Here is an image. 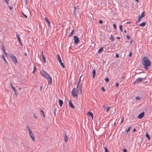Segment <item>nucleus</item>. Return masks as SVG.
<instances>
[{"instance_id": "11", "label": "nucleus", "mask_w": 152, "mask_h": 152, "mask_svg": "<svg viewBox=\"0 0 152 152\" xmlns=\"http://www.w3.org/2000/svg\"><path fill=\"white\" fill-rule=\"evenodd\" d=\"M144 112H143L141 113H140L138 116V118L139 119H141L142 118L144 115Z\"/></svg>"}, {"instance_id": "24", "label": "nucleus", "mask_w": 152, "mask_h": 152, "mask_svg": "<svg viewBox=\"0 0 152 152\" xmlns=\"http://www.w3.org/2000/svg\"><path fill=\"white\" fill-rule=\"evenodd\" d=\"M2 50H3V52L5 54V55L7 56L8 54L6 52V51H5V49L4 48V47H2Z\"/></svg>"}, {"instance_id": "4", "label": "nucleus", "mask_w": 152, "mask_h": 152, "mask_svg": "<svg viewBox=\"0 0 152 152\" xmlns=\"http://www.w3.org/2000/svg\"><path fill=\"white\" fill-rule=\"evenodd\" d=\"M75 88H73L72 91V95L73 97H77V94L76 92L75 91Z\"/></svg>"}, {"instance_id": "26", "label": "nucleus", "mask_w": 152, "mask_h": 152, "mask_svg": "<svg viewBox=\"0 0 152 152\" xmlns=\"http://www.w3.org/2000/svg\"><path fill=\"white\" fill-rule=\"evenodd\" d=\"M40 112H41V113H42V114L43 117L45 118V115L44 114V111L42 110H40Z\"/></svg>"}, {"instance_id": "40", "label": "nucleus", "mask_w": 152, "mask_h": 152, "mask_svg": "<svg viewBox=\"0 0 152 152\" xmlns=\"http://www.w3.org/2000/svg\"><path fill=\"white\" fill-rule=\"evenodd\" d=\"M119 57V56L118 54V53H116L115 57L116 58H118Z\"/></svg>"}, {"instance_id": "55", "label": "nucleus", "mask_w": 152, "mask_h": 152, "mask_svg": "<svg viewBox=\"0 0 152 152\" xmlns=\"http://www.w3.org/2000/svg\"><path fill=\"white\" fill-rule=\"evenodd\" d=\"M117 39H121V37H117Z\"/></svg>"}, {"instance_id": "56", "label": "nucleus", "mask_w": 152, "mask_h": 152, "mask_svg": "<svg viewBox=\"0 0 152 152\" xmlns=\"http://www.w3.org/2000/svg\"><path fill=\"white\" fill-rule=\"evenodd\" d=\"M136 131V129H135V128H134V129H133V131L134 132L135 131Z\"/></svg>"}, {"instance_id": "9", "label": "nucleus", "mask_w": 152, "mask_h": 152, "mask_svg": "<svg viewBox=\"0 0 152 152\" xmlns=\"http://www.w3.org/2000/svg\"><path fill=\"white\" fill-rule=\"evenodd\" d=\"M16 37L18 38V40L19 41V43L20 44V45L21 46H22V42H21V39H20V37H19V34H18L16 33Z\"/></svg>"}, {"instance_id": "60", "label": "nucleus", "mask_w": 152, "mask_h": 152, "mask_svg": "<svg viewBox=\"0 0 152 152\" xmlns=\"http://www.w3.org/2000/svg\"><path fill=\"white\" fill-rule=\"evenodd\" d=\"M133 41V40H132L131 41V42H130V43L131 44L132 42Z\"/></svg>"}, {"instance_id": "1", "label": "nucleus", "mask_w": 152, "mask_h": 152, "mask_svg": "<svg viewBox=\"0 0 152 152\" xmlns=\"http://www.w3.org/2000/svg\"><path fill=\"white\" fill-rule=\"evenodd\" d=\"M142 64L144 66V68L148 69V67L151 66V63L150 60L147 59V57L144 56L142 58Z\"/></svg>"}, {"instance_id": "36", "label": "nucleus", "mask_w": 152, "mask_h": 152, "mask_svg": "<svg viewBox=\"0 0 152 152\" xmlns=\"http://www.w3.org/2000/svg\"><path fill=\"white\" fill-rule=\"evenodd\" d=\"M104 149L105 150V152H107L108 151L107 148L106 147H104Z\"/></svg>"}, {"instance_id": "30", "label": "nucleus", "mask_w": 152, "mask_h": 152, "mask_svg": "<svg viewBox=\"0 0 152 152\" xmlns=\"http://www.w3.org/2000/svg\"><path fill=\"white\" fill-rule=\"evenodd\" d=\"M59 63L61 65L62 67L63 68H64L65 66L63 64V63L61 61L60 62H59Z\"/></svg>"}, {"instance_id": "20", "label": "nucleus", "mask_w": 152, "mask_h": 152, "mask_svg": "<svg viewBox=\"0 0 152 152\" xmlns=\"http://www.w3.org/2000/svg\"><path fill=\"white\" fill-rule=\"evenodd\" d=\"M87 114L89 115L92 118H93V114L91 112H88Z\"/></svg>"}, {"instance_id": "45", "label": "nucleus", "mask_w": 152, "mask_h": 152, "mask_svg": "<svg viewBox=\"0 0 152 152\" xmlns=\"http://www.w3.org/2000/svg\"><path fill=\"white\" fill-rule=\"evenodd\" d=\"M130 128H131V127H129L128 128V129H127V131H126V132H128L129 131H130Z\"/></svg>"}, {"instance_id": "33", "label": "nucleus", "mask_w": 152, "mask_h": 152, "mask_svg": "<svg viewBox=\"0 0 152 152\" xmlns=\"http://www.w3.org/2000/svg\"><path fill=\"white\" fill-rule=\"evenodd\" d=\"M4 1L6 3L7 5L9 2V0H4Z\"/></svg>"}, {"instance_id": "48", "label": "nucleus", "mask_w": 152, "mask_h": 152, "mask_svg": "<svg viewBox=\"0 0 152 152\" xmlns=\"http://www.w3.org/2000/svg\"><path fill=\"white\" fill-rule=\"evenodd\" d=\"M8 7L9 8V9H10V10H12V7L11 6H8Z\"/></svg>"}, {"instance_id": "15", "label": "nucleus", "mask_w": 152, "mask_h": 152, "mask_svg": "<svg viewBox=\"0 0 152 152\" xmlns=\"http://www.w3.org/2000/svg\"><path fill=\"white\" fill-rule=\"evenodd\" d=\"M45 20L46 21V23H47L48 26L50 27V23L49 21L48 20V19L46 17L45 18Z\"/></svg>"}, {"instance_id": "13", "label": "nucleus", "mask_w": 152, "mask_h": 152, "mask_svg": "<svg viewBox=\"0 0 152 152\" xmlns=\"http://www.w3.org/2000/svg\"><path fill=\"white\" fill-rule=\"evenodd\" d=\"M142 80V79L141 78L139 77L135 80L134 84H135L136 83H137L141 81Z\"/></svg>"}, {"instance_id": "23", "label": "nucleus", "mask_w": 152, "mask_h": 152, "mask_svg": "<svg viewBox=\"0 0 152 152\" xmlns=\"http://www.w3.org/2000/svg\"><path fill=\"white\" fill-rule=\"evenodd\" d=\"M103 50V48H100L98 51V53H101Z\"/></svg>"}, {"instance_id": "58", "label": "nucleus", "mask_w": 152, "mask_h": 152, "mask_svg": "<svg viewBox=\"0 0 152 152\" xmlns=\"http://www.w3.org/2000/svg\"><path fill=\"white\" fill-rule=\"evenodd\" d=\"M24 55L25 56H27V53H24Z\"/></svg>"}, {"instance_id": "63", "label": "nucleus", "mask_w": 152, "mask_h": 152, "mask_svg": "<svg viewBox=\"0 0 152 152\" xmlns=\"http://www.w3.org/2000/svg\"><path fill=\"white\" fill-rule=\"evenodd\" d=\"M115 123L114 124V125H115Z\"/></svg>"}, {"instance_id": "3", "label": "nucleus", "mask_w": 152, "mask_h": 152, "mask_svg": "<svg viewBox=\"0 0 152 152\" xmlns=\"http://www.w3.org/2000/svg\"><path fill=\"white\" fill-rule=\"evenodd\" d=\"M10 57L12 61L15 64H16L18 63V60L15 56L13 55L12 54L10 56Z\"/></svg>"}, {"instance_id": "25", "label": "nucleus", "mask_w": 152, "mask_h": 152, "mask_svg": "<svg viewBox=\"0 0 152 152\" xmlns=\"http://www.w3.org/2000/svg\"><path fill=\"white\" fill-rule=\"evenodd\" d=\"M110 39L111 40L112 42H113L114 41V39L112 35H111L110 37Z\"/></svg>"}, {"instance_id": "29", "label": "nucleus", "mask_w": 152, "mask_h": 152, "mask_svg": "<svg viewBox=\"0 0 152 152\" xmlns=\"http://www.w3.org/2000/svg\"><path fill=\"white\" fill-rule=\"evenodd\" d=\"M1 57L2 58L4 59V61L6 62L7 63V61L6 60V59L5 58V56L4 55H2L1 56Z\"/></svg>"}, {"instance_id": "18", "label": "nucleus", "mask_w": 152, "mask_h": 152, "mask_svg": "<svg viewBox=\"0 0 152 152\" xmlns=\"http://www.w3.org/2000/svg\"><path fill=\"white\" fill-rule=\"evenodd\" d=\"M92 74H93V77L94 78H95V76L96 75V70L95 69H93L92 71Z\"/></svg>"}, {"instance_id": "50", "label": "nucleus", "mask_w": 152, "mask_h": 152, "mask_svg": "<svg viewBox=\"0 0 152 152\" xmlns=\"http://www.w3.org/2000/svg\"><path fill=\"white\" fill-rule=\"evenodd\" d=\"M132 52H130V53L129 54V57H130L132 55Z\"/></svg>"}, {"instance_id": "47", "label": "nucleus", "mask_w": 152, "mask_h": 152, "mask_svg": "<svg viewBox=\"0 0 152 152\" xmlns=\"http://www.w3.org/2000/svg\"><path fill=\"white\" fill-rule=\"evenodd\" d=\"M126 38L128 39H129L130 38V37L128 35H127L126 36Z\"/></svg>"}, {"instance_id": "6", "label": "nucleus", "mask_w": 152, "mask_h": 152, "mask_svg": "<svg viewBox=\"0 0 152 152\" xmlns=\"http://www.w3.org/2000/svg\"><path fill=\"white\" fill-rule=\"evenodd\" d=\"M29 134L30 135V137L31 138L32 140L33 141H34V134L32 132H29Z\"/></svg>"}, {"instance_id": "34", "label": "nucleus", "mask_w": 152, "mask_h": 152, "mask_svg": "<svg viewBox=\"0 0 152 152\" xmlns=\"http://www.w3.org/2000/svg\"><path fill=\"white\" fill-rule=\"evenodd\" d=\"M105 80L107 82H109V79L108 78L106 77L105 79Z\"/></svg>"}, {"instance_id": "16", "label": "nucleus", "mask_w": 152, "mask_h": 152, "mask_svg": "<svg viewBox=\"0 0 152 152\" xmlns=\"http://www.w3.org/2000/svg\"><path fill=\"white\" fill-rule=\"evenodd\" d=\"M58 102L59 103V104L60 107H61L62 106L63 104V101L60 99H59L58 100Z\"/></svg>"}, {"instance_id": "32", "label": "nucleus", "mask_w": 152, "mask_h": 152, "mask_svg": "<svg viewBox=\"0 0 152 152\" xmlns=\"http://www.w3.org/2000/svg\"><path fill=\"white\" fill-rule=\"evenodd\" d=\"M64 140V141L66 142V134H65Z\"/></svg>"}, {"instance_id": "39", "label": "nucleus", "mask_w": 152, "mask_h": 152, "mask_svg": "<svg viewBox=\"0 0 152 152\" xmlns=\"http://www.w3.org/2000/svg\"><path fill=\"white\" fill-rule=\"evenodd\" d=\"M34 116V118L36 119L38 118L37 116H36L35 114H34L33 115Z\"/></svg>"}, {"instance_id": "2", "label": "nucleus", "mask_w": 152, "mask_h": 152, "mask_svg": "<svg viewBox=\"0 0 152 152\" xmlns=\"http://www.w3.org/2000/svg\"><path fill=\"white\" fill-rule=\"evenodd\" d=\"M41 75L45 78L47 79L48 82V84L50 85L52 83V78L47 72L44 70H42L40 72Z\"/></svg>"}, {"instance_id": "43", "label": "nucleus", "mask_w": 152, "mask_h": 152, "mask_svg": "<svg viewBox=\"0 0 152 152\" xmlns=\"http://www.w3.org/2000/svg\"><path fill=\"white\" fill-rule=\"evenodd\" d=\"M124 76H122L121 77V80H123L124 79Z\"/></svg>"}, {"instance_id": "57", "label": "nucleus", "mask_w": 152, "mask_h": 152, "mask_svg": "<svg viewBox=\"0 0 152 152\" xmlns=\"http://www.w3.org/2000/svg\"><path fill=\"white\" fill-rule=\"evenodd\" d=\"M42 86H41L40 87V90H41H41H42Z\"/></svg>"}, {"instance_id": "27", "label": "nucleus", "mask_w": 152, "mask_h": 152, "mask_svg": "<svg viewBox=\"0 0 152 152\" xmlns=\"http://www.w3.org/2000/svg\"><path fill=\"white\" fill-rule=\"evenodd\" d=\"M119 29L121 31H123L122 26L120 25L119 26Z\"/></svg>"}, {"instance_id": "54", "label": "nucleus", "mask_w": 152, "mask_h": 152, "mask_svg": "<svg viewBox=\"0 0 152 152\" xmlns=\"http://www.w3.org/2000/svg\"><path fill=\"white\" fill-rule=\"evenodd\" d=\"M27 1H28V0H26V1H25V3L26 5L27 3Z\"/></svg>"}, {"instance_id": "31", "label": "nucleus", "mask_w": 152, "mask_h": 152, "mask_svg": "<svg viewBox=\"0 0 152 152\" xmlns=\"http://www.w3.org/2000/svg\"><path fill=\"white\" fill-rule=\"evenodd\" d=\"M26 127H27V129H28V131H29V132H31V129H30V127L29 126H26Z\"/></svg>"}, {"instance_id": "44", "label": "nucleus", "mask_w": 152, "mask_h": 152, "mask_svg": "<svg viewBox=\"0 0 152 152\" xmlns=\"http://www.w3.org/2000/svg\"><path fill=\"white\" fill-rule=\"evenodd\" d=\"M56 108H55L54 110V115H56Z\"/></svg>"}, {"instance_id": "38", "label": "nucleus", "mask_w": 152, "mask_h": 152, "mask_svg": "<svg viewBox=\"0 0 152 152\" xmlns=\"http://www.w3.org/2000/svg\"><path fill=\"white\" fill-rule=\"evenodd\" d=\"M113 27L115 29H116V26L115 24H113Z\"/></svg>"}, {"instance_id": "5", "label": "nucleus", "mask_w": 152, "mask_h": 152, "mask_svg": "<svg viewBox=\"0 0 152 152\" xmlns=\"http://www.w3.org/2000/svg\"><path fill=\"white\" fill-rule=\"evenodd\" d=\"M74 43L75 44H77L79 41V39L78 37L76 36H74Z\"/></svg>"}, {"instance_id": "12", "label": "nucleus", "mask_w": 152, "mask_h": 152, "mask_svg": "<svg viewBox=\"0 0 152 152\" xmlns=\"http://www.w3.org/2000/svg\"><path fill=\"white\" fill-rule=\"evenodd\" d=\"M82 87H77V90L78 93L81 94L82 92L81 88Z\"/></svg>"}, {"instance_id": "53", "label": "nucleus", "mask_w": 152, "mask_h": 152, "mask_svg": "<svg viewBox=\"0 0 152 152\" xmlns=\"http://www.w3.org/2000/svg\"><path fill=\"white\" fill-rule=\"evenodd\" d=\"M119 86V84L118 83H116V86L117 87L118 86Z\"/></svg>"}, {"instance_id": "8", "label": "nucleus", "mask_w": 152, "mask_h": 152, "mask_svg": "<svg viewBox=\"0 0 152 152\" xmlns=\"http://www.w3.org/2000/svg\"><path fill=\"white\" fill-rule=\"evenodd\" d=\"M11 86L12 88V90L14 91L15 92V94L16 96H17L18 95L17 92L16 91V90L15 88L13 86L12 83H10Z\"/></svg>"}, {"instance_id": "52", "label": "nucleus", "mask_w": 152, "mask_h": 152, "mask_svg": "<svg viewBox=\"0 0 152 152\" xmlns=\"http://www.w3.org/2000/svg\"><path fill=\"white\" fill-rule=\"evenodd\" d=\"M124 118H122V119H121V122L122 123H123L124 122Z\"/></svg>"}, {"instance_id": "22", "label": "nucleus", "mask_w": 152, "mask_h": 152, "mask_svg": "<svg viewBox=\"0 0 152 152\" xmlns=\"http://www.w3.org/2000/svg\"><path fill=\"white\" fill-rule=\"evenodd\" d=\"M146 24V23L145 22H143L142 23L140 24L139 25V26L141 27H144V26Z\"/></svg>"}, {"instance_id": "46", "label": "nucleus", "mask_w": 152, "mask_h": 152, "mask_svg": "<svg viewBox=\"0 0 152 152\" xmlns=\"http://www.w3.org/2000/svg\"><path fill=\"white\" fill-rule=\"evenodd\" d=\"M99 23L100 24H102L103 23V21L102 20H100L99 21Z\"/></svg>"}, {"instance_id": "35", "label": "nucleus", "mask_w": 152, "mask_h": 152, "mask_svg": "<svg viewBox=\"0 0 152 152\" xmlns=\"http://www.w3.org/2000/svg\"><path fill=\"white\" fill-rule=\"evenodd\" d=\"M106 107L107 108L106 109V111L107 112L108 111V110L110 109V107Z\"/></svg>"}, {"instance_id": "64", "label": "nucleus", "mask_w": 152, "mask_h": 152, "mask_svg": "<svg viewBox=\"0 0 152 152\" xmlns=\"http://www.w3.org/2000/svg\"><path fill=\"white\" fill-rule=\"evenodd\" d=\"M75 10H74V13H75Z\"/></svg>"}, {"instance_id": "59", "label": "nucleus", "mask_w": 152, "mask_h": 152, "mask_svg": "<svg viewBox=\"0 0 152 152\" xmlns=\"http://www.w3.org/2000/svg\"><path fill=\"white\" fill-rule=\"evenodd\" d=\"M131 22H128L126 23V24H128L130 23Z\"/></svg>"}, {"instance_id": "51", "label": "nucleus", "mask_w": 152, "mask_h": 152, "mask_svg": "<svg viewBox=\"0 0 152 152\" xmlns=\"http://www.w3.org/2000/svg\"><path fill=\"white\" fill-rule=\"evenodd\" d=\"M123 152H127V150L126 149H124L123 151Z\"/></svg>"}, {"instance_id": "7", "label": "nucleus", "mask_w": 152, "mask_h": 152, "mask_svg": "<svg viewBox=\"0 0 152 152\" xmlns=\"http://www.w3.org/2000/svg\"><path fill=\"white\" fill-rule=\"evenodd\" d=\"M144 16H145L144 12H143L141 14V15H140L138 16V18L137 20V22H139V21H140L141 20V19L142 18H143Z\"/></svg>"}, {"instance_id": "28", "label": "nucleus", "mask_w": 152, "mask_h": 152, "mask_svg": "<svg viewBox=\"0 0 152 152\" xmlns=\"http://www.w3.org/2000/svg\"><path fill=\"white\" fill-rule=\"evenodd\" d=\"M142 98V97L141 96H137L136 97V99L137 100H139Z\"/></svg>"}, {"instance_id": "41", "label": "nucleus", "mask_w": 152, "mask_h": 152, "mask_svg": "<svg viewBox=\"0 0 152 152\" xmlns=\"http://www.w3.org/2000/svg\"><path fill=\"white\" fill-rule=\"evenodd\" d=\"M22 13V14L26 18H27V16L26 15H25L24 13Z\"/></svg>"}, {"instance_id": "42", "label": "nucleus", "mask_w": 152, "mask_h": 152, "mask_svg": "<svg viewBox=\"0 0 152 152\" xmlns=\"http://www.w3.org/2000/svg\"><path fill=\"white\" fill-rule=\"evenodd\" d=\"M74 31L73 30L72 31V32L70 33V35H69V37H70L71 35L72 34V33L73 32H74Z\"/></svg>"}, {"instance_id": "62", "label": "nucleus", "mask_w": 152, "mask_h": 152, "mask_svg": "<svg viewBox=\"0 0 152 152\" xmlns=\"http://www.w3.org/2000/svg\"><path fill=\"white\" fill-rule=\"evenodd\" d=\"M124 33H126V30H124Z\"/></svg>"}, {"instance_id": "17", "label": "nucleus", "mask_w": 152, "mask_h": 152, "mask_svg": "<svg viewBox=\"0 0 152 152\" xmlns=\"http://www.w3.org/2000/svg\"><path fill=\"white\" fill-rule=\"evenodd\" d=\"M42 59L44 63H45L46 62V58L44 56V55L43 54V52L42 53Z\"/></svg>"}, {"instance_id": "14", "label": "nucleus", "mask_w": 152, "mask_h": 152, "mask_svg": "<svg viewBox=\"0 0 152 152\" xmlns=\"http://www.w3.org/2000/svg\"><path fill=\"white\" fill-rule=\"evenodd\" d=\"M77 87H82V84L80 83V79L77 85Z\"/></svg>"}, {"instance_id": "21", "label": "nucleus", "mask_w": 152, "mask_h": 152, "mask_svg": "<svg viewBox=\"0 0 152 152\" xmlns=\"http://www.w3.org/2000/svg\"><path fill=\"white\" fill-rule=\"evenodd\" d=\"M146 137L149 140H150V137L149 134L147 132L146 133Z\"/></svg>"}, {"instance_id": "37", "label": "nucleus", "mask_w": 152, "mask_h": 152, "mask_svg": "<svg viewBox=\"0 0 152 152\" xmlns=\"http://www.w3.org/2000/svg\"><path fill=\"white\" fill-rule=\"evenodd\" d=\"M36 66H34V70H33V71L32 72L33 73H34L35 71L36 70Z\"/></svg>"}, {"instance_id": "49", "label": "nucleus", "mask_w": 152, "mask_h": 152, "mask_svg": "<svg viewBox=\"0 0 152 152\" xmlns=\"http://www.w3.org/2000/svg\"><path fill=\"white\" fill-rule=\"evenodd\" d=\"M102 91H105V90L104 89V88L103 87H102Z\"/></svg>"}, {"instance_id": "61", "label": "nucleus", "mask_w": 152, "mask_h": 152, "mask_svg": "<svg viewBox=\"0 0 152 152\" xmlns=\"http://www.w3.org/2000/svg\"><path fill=\"white\" fill-rule=\"evenodd\" d=\"M103 107L104 109H105V106H104V105H103Z\"/></svg>"}, {"instance_id": "10", "label": "nucleus", "mask_w": 152, "mask_h": 152, "mask_svg": "<svg viewBox=\"0 0 152 152\" xmlns=\"http://www.w3.org/2000/svg\"><path fill=\"white\" fill-rule=\"evenodd\" d=\"M69 105L72 108H75V107L71 100L69 101Z\"/></svg>"}, {"instance_id": "19", "label": "nucleus", "mask_w": 152, "mask_h": 152, "mask_svg": "<svg viewBox=\"0 0 152 152\" xmlns=\"http://www.w3.org/2000/svg\"><path fill=\"white\" fill-rule=\"evenodd\" d=\"M57 57L58 60V61L59 62H59H60L61 61H62L61 59L60 55H57Z\"/></svg>"}]
</instances>
